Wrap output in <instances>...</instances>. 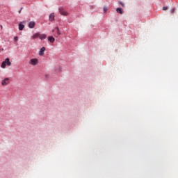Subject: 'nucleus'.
<instances>
[{
  "instance_id": "obj_1",
  "label": "nucleus",
  "mask_w": 178,
  "mask_h": 178,
  "mask_svg": "<svg viewBox=\"0 0 178 178\" xmlns=\"http://www.w3.org/2000/svg\"><path fill=\"white\" fill-rule=\"evenodd\" d=\"M58 12L60 13L63 16H67V11L64 10L63 8H58Z\"/></svg>"
},
{
  "instance_id": "obj_2",
  "label": "nucleus",
  "mask_w": 178,
  "mask_h": 178,
  "mask_svg": "<svg viewBox=\"0 0 178 178\" xmlns=\"http://www.w3.org/2000/svg\"><path fill=\"white\" fill-rule=\"evenodd\" d=\"M53 33H54L55 37H59V35H60V31H59V28L58 27L54 28Z\"/></svg>"
},
{
  "instance_id": "obj_3",
  "label": "nucleus",
  "mask_w": 178,
  "mask_h": 178,
  "mask_svg": "<svg viewBox=\"0 0 178 178\" xmlns=\"http://www.w3.org/2000/svg\"><path fill=\"white\" fill-rule=\"evenodd\" d=\"M31 63L33 65V66H35V65H38V59L32 58L31 60Z\"/></svg>"
},
{
  "instance_id": "obj_4",
  "label": "nucleus",
  "mask_w": 178,
  "mask_h": 178,
  "mask_svg": "<svg viewBox=\"0 0 178 178\" xmlns=\"http://www.w3.org/2000/svg\"><path fill=\"white\" fill-rule=\"evenodd\" d=\"M1 84L3 86H7V84H9V78H5L2 81Z\"/></svg>"
},
{
  "instance_id": "obj_5",
  "label": "nucleus",
  "mask_w": 178,
  "mask_h": 178,
  "mask_svg": "<svg viewBox=\"0 0 178 178\" xmlns=\"http://www.w3.org/2000/svg\"><path fill=\"white\" fill-rule=\"evenodd\" d=\"M116 12L117 13H120V15H123V13H124L123 8L120 7H118L116 8Z\"/></svg>"
},
{
  "instance_id": "obj_6",
  "label": "nucleus",
  "mask_w": 178,
  "mask_h": 178,
  "mask_svg": "<svg viewBox=\"0 0 178 178\" xmlns=\"http://www.w3.org/2000/svg\"><path fill=\"white\" fill-rule=\"evenodd\" d=\"M55 72H56V73H60V72H62V67L60 65L56 66L55 67Z\"/></svg>"
},
{
  "instance_id": "obj_7",
  "label": "nucleus",
  "mask_w": 178,
  "mask_h": 178,
  "mask_svg": "<svg viewBox=\"0 0 178 178\" xmlns=\"http://www.w3.org/2000/svg\"><path fill=\"white\" fill-rule=\"evenodd\" d=\"M29 29H34L35 27V22L34 21H31L29 24Z\"/></svg>"
},
{
  "instance_id": "obj_8",
  "label": "nucleus",
  "mask_w": 178,
  "mask_h": 178,
  "mask_svg": "<svg viewBox=\"0 0 178 178\" xmlns=\"http://www.w3.org/2000/svg\"><path fill=\"white\" fill-rule=\"evenodd\" d=\"M47 40L51 42V44H54L55 42V38H54V36H49Z\"/></svg>"
},
{
  "instance_id": "obj_9",
  "label": "nucleus",
  "mask_w": 178,
  "mask_h": 178,
  "mask_svg": "<svg viewBox=\"0 0 178 178\" xmlns=\"http://www.w3.org/2000/svg\"><path fill=\"white\" fill-rule=\"evenodd\" d=\"M44 52H45V47H42L39 51V55L40 56H42L44 55Z\"/></svg>"
},
{
  "instance_id": "obj_10",
  "label": "nucleus",
  "mask_w": 178,
  "mask_h": 178,
  "mask_svg": "<svg viewBox=\"0 0 178 178\" xmlns=\"http://www.w3.org/2000/svg\"><path fill=\"white\" fill-rule=\"evenodd\" d=\"M4 63H6V65H7V66H10V65H12V63L10 62V59L9 58H6Z\"/></svg>"
},
{
  "instance_id": "obj_11",
  "label": "nucleus",
  "mask_w": 178,
  "mask_h": 178,
  "mask_svg": "<svg viewBox=\"0 0 178 178\" xmlns=\"http://www.w3.org/2000/svg\"><path fill=\"white\" fill-rule=\"evenodd\" d=\"M49 19L50 20V22H54V20H55V15L54 13H51L49 16Z\"/></svg>"
},
{
  "instance_id": "obj_12",
  "label": "nucleus",
  "mask_w": 178,
  "mask_h": 178,
  "mask_svg": "<svg viewBox=\"0 0 178 178\" xmlns=\"http://www.w3.org/2000/svg\"><path fill=\"white\" fill-rule=\"evenodd\" d=\"M40 40H45L47 38V35L45 33H42L39 35Z\"/></svg>"
},
{
  "instance_id": "obj_13",
  "label": "nucleus",
  "mask_w": 178,
  "mask_h": 178,
  "mask_svg": "<svg viewBox=\"0 0 178 178\" xmlns=\"http://www.w3.org/2000/svg\"><path fill=\"white\" fill-rule=\"evenodd\" d=\"M23 29H24V25L22 24L21 23L19 24V31H22Z\"/></svg>"
},
{
  "instance_id": "obj_14",
  "label": "nucleus",
  "mask_w": 178,
  "mask_h": 178,
  "mask_svg": "<svg viewBox=\"0 0 178 178\" xmlns=\"http://www.w3.org/2000/svg\"><path fill=\"white\" fill-rule=\"evenodd\" d=\"M40 37V33H36L33 35V38L35 39V38H38Z\"/></svg>"
},
{
  "instance_id": "obj_15",
  "label": "nucleus",
  "mask_w": 178,
  "mask_h": 178,
  "mask_svg": "<svg viewBox=\"0 0 178 178\" xmlns=\"http://www.w3.org/2000/svg\"><path fill=\"white\" fill-rule=\"evenodd\" d=\"M1 67L2 69H5V67H6V64L5 61H3V62L1 63Z\"/></svg>"
},
{
  "instance_id": "obj_16",
  "label": "nucleus",
  "mask_w": 178,
  "mask_h": 178,
  "mask_svg": "<svg viewBox=\"0 0 178 178\" xmlns=\"http://www.w3.org/2000/svg\"><path fill=\"white\" fill-rule=\"evenodd\" d=\"M44 79H45V80H48V79H49V74H46L44 75Z\"/></svg>"
},
{
  "instance_id": "obj_17",
  "label": "nucleus",
  "mask_w": 178,
  "mask_h": 178,
  "mask_svg": "<svg viewBox=\"0 0 178 178\" xmlns=\"http://www.w3.org/2000/svg\"><path fill=\"white\" fill-rule=\"evenodd\" d=\"M119 4L121 5V6H122V8H124V6H125L124 3H123L122 1H119Z\"/></svg>"
},
{
  "instance_id": "obj_18",
  "label": "nucleus",
  "mask_w": 178,
  "mask_h": 178,
  "mask_svg": "<svg viewBox=\"0 0 178 178\" xmlns=\"http://www.w3.org/2000/svg\"><path fill=\"white\" fill-rule=\"evenodd\" d=\"M169 8L168 6L163 7V10H168Z\"/></svg>"
},
{
  "instance_id": "obj_19",
  "label": "nucleus",
  "mask_w": 178,
  "mask_h": 178,
  "mask_svg": "<svg viewBox=\"0 0 178 178\" xmlns=\"http://www.w3.org/2000/svg\"><path fill=\"white\" fill-rule=\"evenodd\" d=\"M14 40L15 41H19V37H17V36L14 37Z\"/></svg>"
},
{
  "instance_id": "obj_20",
  "label": "nucleus",
  "mask_w": 178,
  "mask_h": 178,
  "mask_svg": "<svg viewBox=\"0 0 178 178\" xmlns=\"http://www.w3.org/2000/svg\"><path fill=\"white\" fill-rule=\"evenodd\" d=\"M22 10H23V7H21V8L18 11V13H22Z\"/></svg>"
},
{
  "instance_id": "obj_21",
  "label": "nucleus",
  "mask_w": 178,
  "mask_h": 178,
  "mask_svg": "<svg viewBox=\"0 0 178 178\" xmlns=\"http://www.w3.org/2000/svg\"><path fill=\"white\" fill-rule=\"evenodd\" d=\"M106 10H108V8L104 7V12H106Z\"/></svg>"
},
{
  "instance_id": "obj_22",
  "label": "nucleus",
  "mask_w": 178,
  "mask_h": 178,
  "mask_svg": "<svg viewBox=\"0 0 178 178\" xmlns=\"http://www.w3.org/2000/svg\"><path fill=\"white\" fill-rule=\"evenodd\" d=\"M171 13H175V8H172V9L171 10Z\"/></svg>"
},
{
  "instance_id": "obj_23",
  "label": "nucleus",
  "mask_w": 178,
  "mask_h": 178,
  "mask_svg": "<svg viewBox=\"0 0 178 178\" xmlns=\"http://www.w3.org/2000/svg\"><path fill=\"white\" fill-rule=\"evenodd\" d=\"M1 28L2 29V26H1Z\"/></svg>"
}]
</instances>
